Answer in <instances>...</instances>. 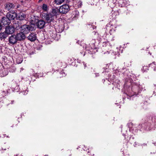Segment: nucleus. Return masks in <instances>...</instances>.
I'll list each match as a JSON object with an SVG mask.
<instances>
[{
    "instance_id": "nucleus-28",
    "label": "nucleus",
    "mask_w": 156,
    "mask_h": 156,
    "mask_svg": "<svg viewBox=\"0 0 156 156\" xmlns=\"http://www.w3.org/2000/svg\"><path fill=\"white\" fill-rule=\"evenodd\" d=\"M42 9L44 11H47V6L45 4H43L42 6Z\"/></svg>"
},
{
    "instance_id": "nucleus-50",
    "label": "nucleus",
    "mask_w": 156,
    "mask_h": 156,
    "mask_svg": "<svg viewBox=\"0 0 156 156\" xmlns=\"http://www.w3.org/2000/svg\"><path fill=\"white\" fill-rule=\"evenodd\" d=\"M42 0H39V1H41Z\"/></svg>"
},
{
    "instance_id": "nucleus-1",
    "label": "nucleus",
    "mask_w": 156,
    "mask_h": 156,
    "mask_svg": "<svg viewBox=\"0 0 156 156\" xmlns=\"http://www.w3.org/2000/svg\"><path fill=\"white\" fill-rule=\"evenodd\" d=\"M124 89H125V92L126 94L131 97L140 93L143 90V87L141 85H140L139 83H134L132 84L131 87H129L128 88L125 84Z\"/></svg>"
},
{
    "instance_id": "nucleus-32",
    "label": "nucleus",
    "mask_w": 156,
    "mask_h": 156,
    "mask_svg": "<svg viewBox=\"0 0 156 156\" xmlns=\"http://www.w3.org/2000/svg\"><path fill=\"white\" fill-rule=\"evenodd\" d=\"M59 74H60V75H62V76H59V77H62V76H65L66 75V73H65L63 71H61L60 73H59Z\"/></svg>"
},
{
    "instance_id": "nucleus-27",
    "label": "nucleus",
    "mask_w": 156,
    "mask_h": 156,
    "mask_svg": "<svg viewBox=\"0 0 156 156\" xmlns=\"http://www.w3.org/2000/svg\"><path fill=\"white\" fill-rule=\"evenodd\" d=\"M74 60V58L73 57H69L67 59L68 63H72Z\"/></svg>"
},
{
    "instance_id": "nucleus-22",
    "label": "nucleus",
    "mask_w": 156,
    "mask_h": 156,
    "mask_svg": "<svg viewBox=\"0 0 156 156\" xmlns=\"http://www.w3.org/2000/svg\"><path fill=\"white\" fill-rule=\"evenodd\" d=\"M150 67H151L153 68L154 71H156V64L155 62H154L150 64Z\"/></svg>"
},
{
    "instance_id": "nucleus-6",
    "label": "nucleus",
    "mask_w": 156,
    "mask_h": 156,
    "mask_svg": "<svg viewBox=\"0 0 156 156\" xmlns=\"http://www.w3.org/2000/svg\"><path fill=\"white\" fill-rule=\"evenodd\" d=\"M10 23V21L9 19L6 16V17H3L1 20V25L2 26L6 27L8 26Z\"/></svg>"
},
{
    "instance_id": "nucleus-13",
    "label": "nucleus",
    "mask_w": 156,
    "mask_h": 156,
    "mask_svg": "<svg viewBox=\"0 0 156 156\" xmlns=\"http://www.w3.org/2000/svg\"><path fill=\"white\" fill-rule=\"evenodd\" d=\"M16 37L15 35H11L9 38V43L12 44L16 43L17 41Z\"/></svg>"
},
{
    "instance_id": "nucleus-31",
    "label": "nucleus",
    "mask_w": 156,
    "mask_h": 156,
    "mask_svg": "<svg viewBox=\"0 0 156 156\" xmlns=\"http://www.w3.org/2000/svg\"><path fill=\"white\" fill-rule=\"evenodd\" d=\"M102 54H108L109 53V52L106 50V49H104V51H102L101 52Z\"/></svg>"
},
{
    "instance_id": "nucleus-47",
    "label": "nucleus",
    "mask_w": 156,
    "mask_h": 156,
    "mask_svg": "<svg viewBox=\"0 0 156 156\" xmlns=\"http://www.w3.org/2000/svg\"><path fill=\"white\" fill-rule=\"evenodd\" d=\"M1 26L2 25H1V24H0V30L1 29V28H2Z\"/></svg>"
},
{
    "instance_id": "nucleus-40",
    "label": "nucleus",
    "mask_w": 156,
    "mask_h": 156,
    "mask_svg": "<svg viewBox=\"0 0 156 156\" xmlns=\"http://www.w3.org/2000/svg\"><path fill=\"white\" fill-rule=\"evenodd\" d=\"M95 75L96 76H98L99 75V73H95Z\"/></svg>"
},
{
    "instance_id": "nucleus-16",
    "label": "nucleus",
    "mask_w": 156,
    "mask_h": 156,
    "mask_svg": "<svg viewBox=\"0 0 156 156\" xmlns=\"http://www.w3.org/2000/svg\"><path fill=\"white\" fill-rule=\"evenodd\" d=\"M79 16V12L78 11L75 10L72 13L71 18L73 19H76L78 18Z\"/></svg>"
},
{
    "instance_id": "nucleus-9",
    "label": "nucleus",
    "mask_w": 156,
    "mask_h": 156,
    "mask_svg": "<svg viewBox=\"0 0 156 156\" xmlns=\"http://www.w3.org/2000/svg\"><path fill=\"white\" fill-rule=\"evenodd\" d=\"M14 31V28L12 26L6 27L5 32L8 35L12 34Z\"/></svg>"
},
{
    "instance_id": "nucleus-24",
    "label": "nucleus",
    "mask_w": 156,
    "mask_h": 156,
    "mask_svg": "<svg viewBox=\"0 0 156 156\" xmlns=\"http://www.w3.org/2000/svg\"><path fill=\"white\" fill-rule=\"evenodd\" d=\"M64 0H55V2L57 5H60L62 4L64 2Z\"/></svg>"
},
{
    "instance_id": "nucleus-39",
    "label": "nucleus",
    "mask_w": 156,
    "mask_h": 156,
    "mask_svg": "<svg viewBox=\"0 0 156 156\" xmlns=\"http://www.w3.org/2000/svg\"><path fill=\"white\" fill-rule=\"evenodd\" d=\"M123 46H124L123 47L122 46H121L120 47V48H126V47H124L125 44H124Z\"/></svg>"
},
{
    "instance_id": "nucleus-8",
    "label": "nucleus",
    "mask_w": 156,
    "mask_h": 156,
    "mask_svg": "<svg viewBox=\"0 0 156 156\" xmlns=\"http://www.w3.org/2000/svg\"><path fill=\"white\" fill-rule=\"evenodd\" d=\"M85 51H83L81 52V54H83V56H84L86 53L87 54L88 53L90 55L94 54L98 51L97 49H85Z\"/></svg>"
},
{
    "instance_id": "nucleus-10",
    "label": "nucleus",
    "mask_w": 156,
    "mask_h": 156,
    "mask_svg": "<svg viewBox=\"0 0 156 156\" xmlns=\"http://www.w3.org/2000/svg\"><path fill=\"white\" fill-rule=\"evenodd\" d=\"M16 38L18 41H21L24 39L26 37L25 35L22 32L17 34L15 35Z\"/></svg>"
},
{
    "instance_id": "nucleus-12",
    "label": "nucleus",
    "mask_w": 156,
    "mask_h": 156,
    "mask_svg": "<svg viewBox=\"0 0 156 156\" xmlns=\"http://www.w3.org/2000/svg\"><path fill=\"white\" fill-rule=\"evenodd\" d=\"M28 39L30 41H35L37 39L36 34L34 33H31L27 37Z\"/></svg>"
},
{
    "instance_id": "nucleus-30",
    "label": "nucleus",
    "mask_w": 156,
    "mask_h": 156,
    "mask_svg": "<svg viewBox=\"0 0 156 156\" xmlns=\"http://www.w3.org/2000/svg\"><path fill=\"white\" fill-rule=\"evenodd\" d=\"M116 51L113 52L114 55L116 56H119V52H118V49H115Z\"/></svg>"
},
{
    "instance_id": "nucleus-21",
    "label": "nucleus",
    "mask_w": 156,
    "mask_h": 156,
    "mask_svg": "<svg viewBox=\"0 0 156 156\" xmlns=\"http://www.w3.org/2000/svg\"><path fill=\"white\" fill-rule=\"evenodd\" d=\"M49 34L50 35V37L53 38L55 39V38L56 37V34L55 33V32L54 31H50L49 32Z\"/></svg>"
},
{
    "instance_id": "nucleus-35",
    "label": "nucleus",
    "mask_w": 156,
    "mask_h": 156,
    "mask_svg": "<svg viewBox=\"0 0 156 156\" xmlns=\"http://www.w3.org/2000/svg\"><path fill=\"white\" fill-rule=\"evenodd\" d=\"M12 88L14 90V91L17 90V91H18V90H19L18 86H16V87H12Z\"/></svg>"
},
{
    "instance_id": "nucleus-51",
    "label": "nucleus",
    "mask_w": 156,
    "mask_h": 156,
    "mask_svg": "<svg viewBox=\"0 0 156 156\" xmlns=\"http://www.w3.org/2000/svg\"><path fill=\"white\" fill-rule=\"evenodd\" d=\"M21 62H22V61H21V62H18V63H20Z\"/></svg>"
},
{
    "instance_id": "nucleus-18",
    "label": "nucleus",
    "mask_w": 156,
    "mask_h": 156,
    "mask_svg": "<svg viewBox=\"0 0 156 156\" xmlns=\"http://www.w3.org/2000/svg\"><path fill=\"white\" fill-rule=\"evenodd\" d=\"M18 16L20 20H23L25 19L26 16L24 13L22 12H20L18 14Z\"/></svg>"
},
{
    "instance_id": "nucleus-11",
    "label": "nucleus",
    "mask_w": 156,
    "mask_h": 156,
    "mask_svg": "<svg viewBox=\"0 0 156 156\" xmlns=\"http://www.w3.org/2000/svg\"><path fill=\"white\" fill-rule=\"evenodd\" d=\"M5 6L6 10H9L11 9H13L15 5L13 3L8 2L5 4Z\"/></svg>"
},
{
    "instance_id": "nucleus-7",
    "label": "nucleus",
    "mask_w": 156,
    "mask_h": 156,
    "mask_svg": "<svg viewBox=\"0 0 156 156\" xmlns=\"http://www.w3.org/2000/svg\"><path fill=\"white\" fill-rule=\"evenodd\" d=\"M17 16L16 13L13 11L8 12L6 15V17L9 19L10 21L11 20H14Z\"/></svg>"
},
{
    "instance_id": "nucleus-23",
    "label": "nucleus",
    "mask_w": 156,
    "mask_h": 156,
    "mask_svg": "<svg viewBox=\"0 0 156 156\" xmlns=\"http://www.w3.org/2000/svg\"><path fill=\"white\" fill-rule=\"evenodd\" d=\"M120 83V81L118 80H116L115 81L113 82L112 83L113 85H114L116 87H118V85H119V83Z\"/></svg>"
},
{
    "instance_id": "nucleus-46",
    "label": "nucleus",
    "mask_w": 156,
    "mask_h": 156,
    "mask_svg": "<svg viewBox=\"0 0 156 156\" xmlns=\"http://www.w3.org/2000/svg\"><path fill=\"white\" fill-rule=\"evenodd\" d=\"M154 87L155 88H156V85H154Z\"/></svg>"
},
{
    "instance_id": "nucleus-19",
    "label": "nucleus",
    "mask_w": 156,
    "mask_h": 156,
    "mask_svg": "<svg viewBox=\"0 0 156 156\" xmlns=\"http://www.w3.org/2000/svg\"><path fill=\"white\" fill-rule=\"evenodd\" d=\"M59 10L57 9H53L51 11V13L53 16H55L56 19L57 18V15H58V13Z\"/></svg>"
},
{
    "instance_id": "nucleus-29",
    "label": "nucleus",
    "mask_w": 156,
    "mask_h": 156,
    "mask_svg": "<svg viewBox=\"0 0 156 156\" xmlns=\"http://www.w3.org/2000/svg\"><path fill=\"white\" fill-rule=\"evenodd\" d=\"M95 40H92V43L91 44H92L91 45H90V48L91 49H93V48H94V49H95L94 48V43L95 42Z\"/></svg>"
},
{
    "instance_id": "nucleus-17",
    "label": "nucleus",
    "mask_w": 156,
    "mask_h": 156,
    "mask_svg": "<svg viewBox=\"0 0 156 156\" xmlns=\"http://www.w3.org/2000/svg\"><path fill=\"white\" fill-rule=\"evenodd\" d=\"M7 36L8 34L5 32L0 33V39L1 40H4Z\"/></svg>"
},
{
    "instance_id": "nucleus-49",
    "label": "nucleus",
    "mask_w": 156,
    "mask_h": 156,
    "mask_svg": "<svg viewBox=\"0 0 156 156\" xmlns=\"http://www.w3.org/2000/svg\"><path fill=\"white\" fill-rule=\"evenodd\" d=\"M110 31H113V30L112 29H111L110 30Z\"/></svg>"
},
{
    "instance_id": "nucleus-43",
    "label": "nucleus",
    "mask_w": 156,
    "mask_h": 156,
    "mask_svg": "<svg viewBox=\"0 0 156 156\" xmlns=\"http://www.w3.org/2000/svg\"><path fill=\"white\" fill-rule=\"evenodd\" d=\"M124 135L125 136V139L126 140L127 137H126L127 136L125 135Z\"/></svg>"
},
{
    "instance_id": "nucleus-38",
    "label": "nucleus",
    "mask_w": 156,
    "mask_h": 156,
    "mask_svg": "<svg viewBox=\"0 0 156 156\" xmlns=\"http://www.w3.org/2000/svg\"><path fill=\"white\" fill-rule=\"evenodd\" d=\"M137 143L136 142H135L134 144V147H136L137 146Z\"/></svg>"
},
{
    "instance_id": "nucleus-25",
    "label": "nucleus",
    "mask_w": 156,
    "mask_h": 156,
    "mask_svg": "<svg viewBox=\"0 0 156 156\" xmlns=\"http://www.w3.org/2000/svg\"><path fill=\"white\" fill-rule=\"evenodd\" d=\"M148 70V67L147 66H144L142 69V70L143 72H145Z\"/></svg>"
},
{
    "instance_id": "nucleus-15",
    "label": "nucleus",
    "mask_w": 156,
    "mask_h": 156,
    "mask_svg": "<svg viewBox=\"0 0 156 156\" xmlns=\"http://www.w3.org/2000/svg\"><path fill=\"white\" fill-rule=\"evenodd\" d=\"M76 43L80 45V48H83V49H86L88 48H90V46H87L85 44L83 43L81 41L78 40L77 41Z\"/></svg>"
},
{
    "instance_id": "nucleus-37",
    "label": "nucleus",
    "mask_w": 156,
    "mask_h": 156,
    "mask_svg": "<svg viewBox=\"0 0 156 156\" xmlns=\"http://www.w3.org/2000/svg\"><path fill=\"white\" fill-rule=\"evenodd\" d=\"M12 69H13V70H11L10 71L12 72H14L16 70V68L15 67H12Z\"/></svg>"
},
{
    "instance_id": "nucleus-34",
    "label": "nucleus",
    "mask_w": 156,
    "mask_h": 156,
    "mask_svg": "<svg viewBox=\"0 0 156 156\" xmlns=\"http://www.w3.org/2000/svg\"><path fill=\"white\" fill-rule=\"evenodd\" d=\"M30 49H28V51H27V53L28 54H29V55H32L34 53V52L32 51V52H31V53H30Z\"/></svg>"
},
{
    "instance_id": "nucleus-48",
    "label": "nucleus",
    "mask_w": 156,
    "mask_h": 156,
    "mask_svg": "<svg viewBox=\"0 0 156 156\" xmlns=\"http://www.w3.org/2000/svg\"><path fill=\"white\" fill-rule=\"evenodd\" d=\"M113 78H114V77H115V76L114 75H113Z\"/></svg>"
},
{
    "instance_id": "nucleus-33",
    "label": "nucleus",
    "mask_w": 156,
    "mask_h": 156,
    "mask_svg": "<svg viewBox=\"0 0 156 156\" xmlns=\"http://www.w3.org/2000/svg\"><path fill=\"white\" fill-rule=\"evenodd\" d=\"M134 139V137H133V136H132V137H131V136H127V138L126 139V140L128 141L129 140H130L131 139Z\"/></svg>"
},
{
    "instance_id": "nucleus-14",
    "label": "nucleus",
    "mask_w": 156,
    "mask_h": 156,
    "mask_svg": "<svg viewBox=\"0 0 156 156\" xmlns=\"http://www.w3.org/2000/svg\"><path fill=\"white\" fill-rule=\"evenodd\" d=\"M45 24V22L42 20H40L38 21L37 23V26L40 29H42L44 27Z\"/></svg>"
},
{
    "instance_id": "nucleus-45",
    "label": "nucleus",
    "mask_w": 156,
    "mask_h": 156,
    "mask_svg": "<svg viewBox=\"0 0 156 156\" xmlns=\"http://www.w3.org/2000/svg\"><path fill=\"white\" fill-rule=\"evenodd\" d=\"M13 102H14V101H11V104H12L13 103Z\"/></svg>"
},
{
    "instance_id": "nucleus-44",
    "label": "nucleus",
    "mask_w": 156,
    "mask_h": 156,
    "mask_svg": "<svg viewBox=\"0 0 156 156\" xmlns=\"http://www.w3.org/2000/svg\"><path fill=\"white\" fill-rule=\"evenodd\" d=\"M26 91H27V92H26V94H25V93L24 94V95H26L27 94V92L28 91L27 90H26L25 91V92H26Z\"/></svg>"
},
{
    "instance_id": "nucleus-3",
    "label": "nucleus",
    "mask_w": 156,
    "mask_h": 156,
    "mask_svg": "<svg viewBox=\"0 0 156 156\" xmlns=\"http://www.w3.org/2000/svg\"><path fill=\"white\" fill-rule=\"evenodd\" d=\"M55 16H53L51 13H48L44 15V18L46 22L48 23L54 25L56 22Z\"/></svg>"
},
{
    "instance_id": "nucleus-20",
    "label": "nucleus",
    "mask_w": 156,
    "mask_h": 156,
    "mask_svg": "<svg viewBox=\"0 0 156 156\" xmlns=\"http://www.w3.org/2000/svg\"><path fill=\"white\" fill-rule=\"evenodd\" d=\"M126 2L123 0H119L118 1V4L119 6L121 7H124L126 6Z\"/></svg>"
},
{
    "instance_id": "nucleus-26",
    "label": "nucleus",
    "mask_w": 156,
    "mask_h": 156,
    "mask_svg": "<svg viewBox=\"0 0 156 156\" xmlns=\"http://www.w3.org/2000/svg\"><path fill=\"white\" fill-rule=\"evenodd\" d=\"M13 27L14 28H15L17 30H18L21 27V26H20L18 23H15L13 25Z\"/></svg>"
},
{
    "instance_id": "nucleus-4",
    "label": "nucleus",
    "mask_w": 156,
    "mask_h": 156,
    "mask_svg": "<svg viewBox=\"0 0 156 156\" xmlns=\"http://www.w3.org/2000/svg\"><path fill=\"white\" fill-rule=\"evenodd\" d=\"M21 32L23 33L26 34L29 33L30 30H32V28L30 26L24 25L21 27Z\"/></svg>"
},
{
    "instance_id": "nucleus-36",
    "label": "nucleus",
    "mask_w": 156,
    "mask_h": 156,
    "mask_svg": "<svg viewBox=\"0 0 156 156\" xmlns=\"http://www.w3.org/2000/svg\"><path fill=\"white\" fill-rule=\"evenodd\" d=\"M7 91H3L2 92L3 95H6V94L7 93Z\"/></svg>"
},
{
    "instance_id": "nucleus-5",
    "label": "nucleus",
    "mask_w": 156,
    "mask_h": 156,
    "mask_svg": "<svg viewBox=\"0 0 156 156\" xmlns=\"http://www.w3.org/2000/svg\"><path fill=\"white\" fill-rule=\"evenodd\" d=\"M69 6L67 4H64L60 6L59 11L61 13L66 14L69 11Z\"/></svg>"
},
{
    "instance_id": "nucleus-41",
    "label": "nucleus",
    "mask_w": 156,
    "mask_h": 156,
    "mask_svg": "<svg viewBox=\"0 0 156 156\" xmlns=\"http://www.w3.org/2000/svg\"><path fill=\"white\" fill-rule=\"evenodd\" d=\"M83 65H84V68L85 69L86 68V64H85L84 62H83Z\"/></svg>"
},
{
    "instance_id": "nucleus-2",
    "label": "nucleus",
    "mask_w": 156,
    "mask_h": 156,
    "mask_svg": "<svg viewBox=\"0 0 156 156\" xmlns=\"http://www.w3.org/2000/svg\"><path fill=\"white\" fill-rule=\"evenodd\" d=\"M151 121V122H148L143 124L142 125V129H141L140 131H143V130L145 131H149L155 128H156V116L152 117Z\"/></svg>"
},
{
    "instance_id": "nucleus-42",
    "label": "nucleus",
    "mask_w": 156,
    "mask_h": 156,
    "mask_svg": "<svg viewBox=\"0 0 156 156\" xmlns=\"http://www.w3.org/2000/svg\"><path fill=\"white\" fill-rule=\"evenodd\" d=\"M23 69L22 68H20V72H21V71H23Z\"/></svg>"
}]
</instances>
